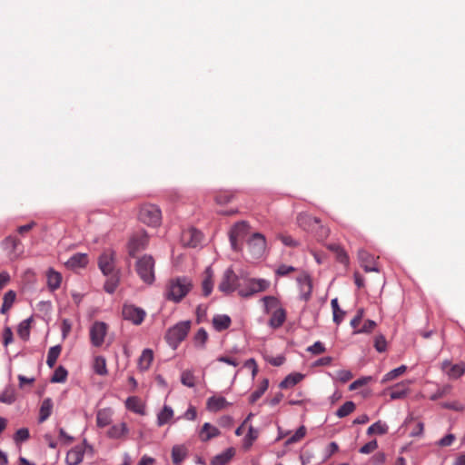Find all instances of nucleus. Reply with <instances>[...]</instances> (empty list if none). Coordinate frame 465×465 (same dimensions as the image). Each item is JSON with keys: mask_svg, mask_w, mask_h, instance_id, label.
Masks as SVG:
<instances>
[{"mask_svg": "<svg viewBox=\"0 0 465 465\" xmlns=\"http://www.w3.org/2000/svg\"><path fill=\"white\" fill-rule=\"evenodd\" d=\"M193 282L188 277L170 279L165 287L164 296L168 301L180 302L192 290Z\"/></svg>", "mask_w": 465, "mask_h": 465, "instance_id": "nucleus-1", "label": "nucleus"}, {"mask_svg": "<svg viewBox=\"0 0 465 465\" xmlns=\"http://www.w3.org/2000/svg\"><path fill=\"white\" fill-rule=\"evenodd\" d=\"M154 265V259L148 254L139 257L135 262V272L139 278L146 284L151 285L155 280Z\"/></svg>", "mask_w": 465, "mask_h": 465, "instance_id": "nucleus-2", "label": "nucleus"}, {"mask_svg": "<svg viewBox=\"0 0 465 465\" xmlns=\"http://www.w3.org/2000/svg\"><path fill=\"white\" fill-rule=\"evenodd\" d=\"M191 324V321L180 322L167 331L165 339L173 349H176L187 337Z\"/></svg>", "mask_w": 465, "mask_h": 465, "instance_id": "nucleus-3", "label": "nucleus"}, {"mask_svg": "<svg viewBox=\"0 0 465 465\" xmlns=\"http://www.w3.org/2000/svg\"><path fill=\"white\" fill-rule=\"evenodd\" d=\"M139 219L143 223L151 226H157L160 224L162 219L161 211L154 204H143L139 211Z\"/></svg>", "mask_w": 465, "mask_h": 465, "instance_id": "nucleus-4", "label": "nucleus"}, {"mask_svg": "<svg viewBox=\"0 0 465 465\" xmlns=\"http://www.w3.org/2000/svg\"><path fill=\"white\" fill-rule=\"evenodd\" d=\"M239 286V277L232 268H227L219 282L218 290L223 293L229 294L234 292Z\"/></svg>", "mask_w": 465, "mask_h": 465, "instance_id": "nucleus-5", "label": "nucleus"}, {"mask_svg": "<svg viewBox=\"0 0 465 465\" xmlns=\"http://www.w3.org/2000/svg\"><path fill=\"white\" fill-rule=\"evenodd\" d=\"M250 226L247 222L236 223L231 229L229 236L233 250L240 249V242L249 233Z\"/></svg>", "mask_w": 465, "mask_h": 465, "instance_id": "nucleus-6", "label": "nucleus"}, {"mask_svg": "<svg viewBox=\"0 0 465 465\" xmlns=\"http://www.w3.org/2000/svg\"><path fill=\"white\" fill-rule=\"evenodd\" d=\"M149 242L148 234L143 231L135 232L129 241L128 252L129 255L134 257L135 254L144 250Z\"/></svg>", "mask_w": 465, "mask_h": 465, "instance_id": "nucleus-7", "label": "nucleus"}, {"mask_svg": "<svg viewBox=\"0 0 465 465\" xmlns=\"http://www.w3.org/2000/svg\"><path fill=\"white\" fill-rule=\"evenodd\" d=\"M99 269L105 276H109L115 271V252L113 250H105L98 259Z\"/></svg>", "mask_w": 465, "mask_h": 465, "instance_id": "nucleus-8", "label": "nucleus"}, {"mask_svg": "<svg viewBox=\"0 0 465 465\" xmlns=\"http://www.w3.org/2000/svg\"><path fill=\"white\" fill-rule=\"evenodd\" d=\"M107 333V325L103 322H95L90 329L91 343L94 347H100L104 341Z\"/></svg>", "mask_w": 465, "mask_h": 465, "instance_id": "nucleus-9", "label": "nucleus"}, {"mask_svg": "<svg viewBox=\"0 0 465 465\" xmlns=\"http://www.w3.org/2000/svg\"><path fill=\"white\" fill-rule=\"evenodd\" d=\"M265 247V237L261 233H253L248 241V248L253 258H260L263 254Z\"/></svg>", "mask_w": 465, "mask_h": 465, "instance_id": "nucleus-10", "label": "nucleus"}, {"mask_svg": "<svg viewBox=\"0 0 465 465\" xmlns=\"http://www.w3.org/2000/svg\"><path fill=\"white\" fill-rule=\"evenodd\" d=\"M3 249L8 252L11 259L17 258L23 253V245L21 241L15 237L9 235L2 242Z\"/></svg>", "mask_w": 465, "mask_h": 465, "instance_id": "nucleus-11", "label": "nucleus"}, {"mask_svg": "<svg viewBox=\"0 0 465 465\" xmlns=\"http://www.w3.org/2000/svg\"><path fill=\"white\" fill-rule=\"evenodd\" d=\"M122 313L125 320L131 321L136 325L141 324L145 317V312L143 309L134 305H124L123 307Z\"/></svg>", "mask_w": 465, "mask_h": 465, "instance_id": "nucleus-12", "label": "nucleus"}, {"mask_svg": "<svg viewBox=\"0 0 465 465\" xmlns=\"http://www.w3.org/2000/svg\"><path fill=\"white\" fill-rule=\"evenodd\" d=\"M269 286V282L265 280L252 279L248 281L246 289L239 290L242 297H250L254 293L265 291Z\"/></svg>", "mask_w": 465, "mask_h": 465, "instance_id": "nucleus-13", "label": "nucleus"}, {"mask_svg": "<svg viewBox=\"0 0 465 465\" xmlns=\"http://www.w3.org/2000/svg\"><path fill=\"white\" fill-rule=\"evenodd\" d=\"M358 258L361 263V266L366 272H380L379 267L377 266V262L375 257L368 252L365 250H360L358 252Z\"/></svg>", "mask_w": 465, "mask_h": 465, "instance_id": "nucleus-14", "label": "nucleus"}, {"mask_svg": "<svg viewBox=\"0 0 465 465\" xmlns=\"http://www.w3.org/2000/svg\"><path fill=\"white\" fill-rule=\"evenodd\" d=\"M442 371L451 380H457L465 373V363L460 362L457 364H451L450 361H445L442 362Z\"/></svg>", "mask_w": 465, "mask_h": 465, "instance_id": "nucleus-15", "label": "nucleus"}, {"mask_svg": "<svg viewBox=\"0 0 465 465\" xmlns=\"http://www.w3.org/2000/svg\"><path fill=\"white\" fill-rule=\"evenodd\" d=\"M203 240V234L200 231L195 228H190L186 231H183L182 233V242L184 245L188 247H196L198 246Z\"/></svg>", "mask_w": 465, "mask_h": 465, "instance_id": "nucleus-16", "label": "nucleus"}, {"mask_svg": "<svg viewBox=\"0 0 465 465\" xmlns=\"http://www.w3.org/2000/svg\"><path fill=\"white\" fill-rule=\"evenodd\" d=\"M319 221L320 219L305 213H300L297 216V223L299 226L307 232H313L316 225H319Z\"/></svg>", "mask_w": 465, "mask_h": 465, "instance_id": "nucleus-17", "label": "nucleus"}, {"mask_svg": "<svg viewBox=\"0 0 465 465\" xmlns=\"http://www.w3.org/2000/svg\"><path fill=\"white\" fill-rule=\"evenodd\" d=\"M84 455V446H75L67 452L65 462L67 465H79L83 461Z\"/></svg>", "mask_w": 465, "mask_h": 465, "instance_id": "nucleus-18", "label": "nucleus"}, {"mask_svg": "<svg viewBox=\"0 0 465 465\" xmlns=\"http://www.w3.org/2000/svg\"><path fill=\"white\" fill-rule=\"evenodd\" d=\"M206 405H207V409L210 411L216 412V411L225 409L226 407H228L230 405V403L226 401V399L224 397L213 396L207 400Z\"/></svg>", "mask_w": 465, "mask_h": 465, "instance_id": "nucleus-19", "label": "nucleus"}, {"mask_svg": "<svg viewBox=\"0 0 465 465\" xmlns=\"http://www.w3.org/2000/svg\"><path fill=\"white\" fill-rule=\"evenodd\" d=\"M129 432L128 426L125 422L113 425L107 431L110 439L118 440L124 438Z\"/></svg>", "mask_w": 465, "mask_h": 465, "instance_id": "nucleus-20", "label": "nucleus"}, {"mask_svg": "<svg viewBox=\"0 0 465 465\" xmlns=\"http://www.w3.org/2000/svg\"><path fill=\"white\" fill-rule=\"evenodd\" d=\"M286 320V312L283 308H277L272 312V317L269 321V325L272 329L281 327Z\"/></svg>", "mask_w": 465, "mask_h": 465, "instance_id": "nucleus-21", "label": "nucleus"}, {"mask_svg": "<svg viewBox=\"0 0 465 465\" xmlns=\"http://www.w3.org/2000/svg\"><path fill=\"white\" fill-rule=\"evenodd\" d=\"M125 407L129 411L143 415L144 414V405L142 401L136 396L128 397L125 401Z\"/></svg>", "mask_w": 465, "mask_h": 465, "instance_id": "nucleus-22", "label": "nucleus"}, {"mask_svg": "<svg viewBox=\"0 0 465 465\" xmlns=\"http://www.w3.org/2000/svg\"><path fill=\"white\" fill-rule=\"evenodd\" d=\"M231 318L225 314H218L213 318V325L217 331L227 330L231 326Z\"/></svg>", "mask_w": 465, "mask_h": 465, "instance_id": "nucleus-23", "label": "nucleus"}, {"mask_svg": "<svg viewBox=\"0 0 465 465\" xmlns=\"http://www.w3.org/2000/svg\"><path fill=\"white\" fill-rule=\"evenodd\" d=\"M220 434V430L211 425L210 423L206 422L203 425V428L200 431V439L203 441H208L211 439L217 437Z\"/></svg>", "mask_w": 465, "mask_h": 465, "instance_id": "nucleus-24", "label": "nucleus"}, {"mask_svg": "<svg viewBox=\"0 0 465 465\" xmlns=\"http://www.w3.org/2000/svg\"><path fill=\"white\" fill-rule=\"evenodd\" d=\"M88 263L87 255L84 253L74 254L66 262L67 267L72 269L83 268Z\"/></svg>", "mask_w": 465, "mask_h": 465, "instance_id": "nucleus-25", "label": "nucleus"}, {"mask_svg": "<svg viewBox=\"0 0 465 465\" xmlns=\"http://www.w3.org/2000/svg\"><path fill=\"white\" fill-rule=\"evenodd\" d=\"M235 454L233 448H229L223 452L216 455L211 461L212 465H224L229 462Z\"/></svg>", "mask_w": 465, "mask_h": 465, "instance_id": "nucleus-26", "label": "nucleus"}, {"mask_svg": "<svg viewBox=\"0 0 465 465\" xmlns=\"http://www.w3.org/2000/svg\"><path fill=\"white\" fill-rule=\"evenodd\" d=\"M53 406V401L50 398H46L42 401L39 410V422H44L50 417L52 414Z\"/></svg>", "mask_w": 465, "mask_h": 465, "instance_id": "nucleus-27", "label": "nucleus"}, {"mask_svg": "<svg viewBox=\"0 0 465 465\" xmlns=\"http://www.w3.org/2000/svg\"><path fill=\"white\" fill-rule=\"evenodd\" d=\"M153 359V351L150 349H145L143 351L141 356L138 360V367L141 371H146L150 368L151 363Z\"/></svg>", "mask_w": 465, "mask_h": 465, "instance_id": "nucleus-28", "label": "nucleus"}, {"mask_svg": "<svg viewBox=\"0 0 465 465\" xmlns=\"http://www.w3.org/2000/svg\"><path fill=\"white\" fill-rule=\"evenodd\" d=\"M120 282V271H117L114 273H112L108 276L104 289L108 293H114L116 288L118 287Z\"/></svg>", "mask_w": 465, "mask_h": 465, "instance_id": "nucleus-29", "label": "nucleus"}, {"mask_svg": "<svg viewBox=\"0 0 465 465\" xmlns=\"http://www.w3.org/2000/svg\"><path fill=\"white\" fill-rule=\"evenodd\" d=\"M16 299V293L15 292L10 290L7 292L5 293L3 298V303L0 308V312L2 314H6L8 311L12 308L13 304L15 303Z\"/></svg>", "mask_w": 465, "mask_h": 465, "instance_id": "nucleus-30", "label": "nucleus"}, {"mask_svg": "<svg viewBox=\"0 0 465 465\" xmlns=\"http://www.w3.org/2000/svg\"><path fill=\"white\" fill-rule=\"evenodd\" d=\"M204 273H205V277L202 283V289H203V294L204 296H208L211 294V292L213 291V270L210 267H208L205 270Z\"/></svg>", "mask_w": 465, "mask_h": 465, "instance_id": "nucleus-31", "label": "nucleus"}, {"mask_svg": "<svg viewBox=\"0 0 465 465\" xmlns=\"http://www.w3.org/2000/svg\"><path fill=\"white\" fill-rule=\"evenodd\" d=\"M112 420V411L109 409L99 410L96 415V424L104 428L110 424Z\"/></svg>", "mask_w": 465, "mask_h": 465, "instance_id": "nucleus-32", "label": "nucleus"}, {"mask_svg": "<svg viewBox=\"0 0 465 465\" xmlns=\"http://www.w3.org/2000/svg\"><path fill=\"white\" fill-rule=\"evenodd\" d=\"M187 455V449L183 445H175L172 450V459L175 465L180 464Z\"/></svg>", "mask_w": 465, "mask_h": 465, "instance_id": "nucleus-33", "label": "nucleus"}, {"mask_svg": "<svg viewBox=\"0 0 465 465\" xmlns=\"http://www.w3.org/2000/svg\"><path fill=\"white\" fill-rule=\"evenodd\" d=\"M303 379V375L301 373L289 374L281 383L280 388L289 389L295 386Z\"/></svg>", "mask_w": 465, "mask_h": 465, "instance_id": "nucleus-34", "label": "nucleus"}, {"mask_svg": "<svg viewBox=\"0 0 465 465\" xmlns=\"http://www.w3.org/2000/svg\"><path fill=\"white\" fill-rule=\"evenodd\" d=\"M62 276L59 272L49 270L47 272V284L52 290H56L60 287Z\"/></svg>", "mask_w": 465, "mask_h": 465, "instance_id": "nucleus-35", "label": "nucleus"}, {"mask_svg": "<svg viewBox=\"0 0 465 465\" xmlns=\"http://www.w3.org/2000/svg\"><path fill=\"white\" fill-rule=\"evenodd\" d=\"M173 416V411L171 407L164 405L163 410L159 412L157 416V424L158 426H163L166 424Z\"/></svg>", "mask_w": 465, "mask_h": 465, "instance_id": "nucleus-36", "label": "nucleus"}, {"mask_svg": "<svg viewBox=\"0 0 465 465\" xmlns=\"http://www.w3.org/2000/svg\"><path fill=\"white\" fill-rule=\"evenodd\" d=\"M94 371L98 375H106L107 368H106V360L103 356H96L94 361Z\"/></svg>", "mask_w": 465, "mask_h": 465, "instance_id": "nucleus-37", "label": "nucleus"}, {"mask_svg": "<svg viewBox=\"0 0 465 465\" xmlns=\"http://www.w3.org/2000/svg\"><path fill=\"white\" fill-rule=\"evenodd\" d=\"M331 305L332 313H333V322L336 324H340L342 322V320H343V317L345 315V312H343L340 308L337 298H334V299L331 300Z\"/></svg>", "mask_w": 465, "mask_h": 465, "instance_id": "nucleus-38", "label": "nucleus"}, {"mask_svg": "<svg viewBox=\"0 0 465 465\" xmlns=\"http://www.w3.org/2000/svg\"><path fill=\"white\" fill-rule=\"evenodd\" d=\"M207 340L208 333L203 328L199 329L193 337L194 345L199 349H203L205 347Z\"/></svg>", "mask_w": 465, "mask_h": 465, "instance_id": "nucleus-39", "label": "nucleus"}, {"mask_svg": "<svg viewBox=\"0 0 465 465\" xmlns=\"http://www.w3.org/2000/svg\"><path fill=\"white\" fill-rule=\"evenodd\" d=\"M269 386V381L267 379L262 380L259 387L251 394L250 396V402L254 403L256 402L262 394L266 391Z\"/></svg>", "mask_w": 465, "mask_h": 465, "instance_id": "nucleus-40", "label": "nucleus"}, {"mask_svg": "<svg viewBox=\"0 0 465 465\" xmlns=\"http://www.w3.org/2000/svg\"><path fill=\"white\" fill-rule=\"evenodd\" d=\"M62 348L59 345L53 346L49 349L47 354L46 363L50 368H53L61 353Z\"/></svg>", "mask_w": 465, "mask_h": 465, "instance_id": "nucleus-41", "label": "nucleus"}, {"mask_svg": "<svg viewBox=\"0 0 465 465\" xmlns=\"http://www.w3.org/2000/svg\"><path fill=\"white\" fill-rule=\"evenodd\" d=\"M388 432V426L385 423H382L381 420L373 423L367 430L368 435L379 434L383 435Z\"/></svg>", "mask_w": 465, "mask_h": 465, "instance_id": "nucleus-42", "label": "nucleus"}, {"mask_svg": "<svg viewBox=\"0 0 465 465\" xmlns=\"http://www.w3.org/2000/svg\"><path fill=\"white\" fill-rule=\"evenodd\" d=\"M234 198V193L231 191H220L215 196V202L218 204H226L232 201Z\"/></svg>", "mask_w": 465, "mask_h": 465, "instance_id": "nucleus-43", "label": "nucleus"}, {"mask_svg": "<svg viewBox=\"0 0 465 465\" xmlns=\"http://www.w3.org/2000/svg\"><path fill=\"white\" fill-rule=\"evenodd\" d=\"M30 323L31 319H26L21 322L18 325L17 332L21 339L27 340L30 335Z\"/></svg>", "mask_w": 465, "mask_h": 465, "instance_id": "nucleus-44", "label": "nucleus"}, {"mask_svg": "<svg viewBox=\"0 0 465 465\" xmlns=\"http://www.w3.org/2000/svg\"><path fill=\"white\" fill-rule=\"evenodd\" d=\"M408 392V385L407 384H398L395 388H393L390 393L391 399L397 400L401 399L406 396Z\"/></svg>", "mask_w": 465, "mask_h": 465, "instance_id": "nucleus-45", "label": "nucleus"}, {"mask_svg": "<svg viewBox=\"0 0 465 465\" xmlns=\"http://www.w3.org/2000/svg\"><path fill=\"white\" fill-rule=\"evenodd\" d=\"M355 410V404L352 401H346L341 405L336 411V415L339 418H343L353 412Z\"/></svg>", "mask_w": 465, "mask_h": 465, "instance_id": "nucleus-46", "label": "nucleus"}, {"mask_svg": "<svg viewBox=\"0 0 465 465\" xmlns=\"http://www.w3.org/2000/svg\"><path fill=\"white\" fill-rule=\"evenodd\" d=\"M407 370V367L405 365H401L394 370H391L388 373L385 374V376L382 379V382L392 381L399 376L402 375Z\"/></svg>", "mask_w": 465, "mask_h": 465, "instance_id": "nucleus-47", "label": "nucleus"}, {"mask_svg": "<svg viewBox=\"0 0 465 465\" xmlns=\"http://www.w3.org/2000/svg\"><path fill=\"white\" fill-rule=\"evenodd\" d=\"M15 401V392L13 388H6L0 394V401L6 404H11Z\"/></svg>", "mask_w": 465, "mask_h": 465, "instance_id": "nucleus-48", "label": "nucleus"}, {"mask_svg": "<svg viewBox=\"0 0 465 465\" xmlns=\"http://www.w3.org/2000/svg\"><path fill=\"white\" fill-rule=\"evenodd\" d=\"M306 435V428L304 426H301L294 434H292L288 440L285 441V445H291L300 441Z\"/></svg>", "mask_w": 465, "mask_h": 465, "instance_id": "nucleus-49", "label": "nucleus"}, {"mask_svg": "<svg viewBox=\"0 0 465 465\" xmlns=\"http://www.w3.org/2000/svg\"><path fill=\"white\" fill-rule=\"evenodd\" d=\"M181 382L189 388L195 386V377L192 371H184L181 376Z\"/></svg>", "mask_w": 465, "mask_h": 465, "instance_id": "nucleus-50", "label": "nucleus"}, {"mask_svg": "<svg viewBox=\"0 0 465 465\" xmlns=\"http://www.w3.org/2000/svg\"><path fill=\"white\" fill-rule=\"evenodd\" d=\"M67 371L63 367L59 366L54 372L51 381L52 382H64L67 378Z\"/></svg>", "mask_w": 465, "mask_h": 465, "instance_id": "nucleus-51", "label": "nucleus"}, {"mask_svg": "<svg viewBox=\"0 0 465 465\" xmlns=\"http://www.w3.org/2000/svg\"><path fill=\"white\" fill-rule=\"evenodd\" d=\"M262 302H264L265 312L269 313L272 310H276L279 307V302L275 297L272 296H265L262 298Z\"/></svg>", "mask_w": 465, "mask_h": 465, "instance_id": "nucleus-52", "label": "nucleus"}, {"mask_svg": "<svg viewBox=\"0 0 465 465\" xmlns=\"http://www.w3.org/2000/svg\"><path fill=\"white\" fill-rule=\"evenodd\" d=\"M258 430L254 429L252 426H250L248 429V432L244 438V447L246 449L250 448L252 445V442L258 438Z\"/></svg>", "mask_w": 465, "mask_h": 465, "instance_id": "nucleus-53", "label": "nucleus"}, {"mask_svg": "<svg viewBox=\"0 0 465 465\" xmlns=\"http://www.w3.org/2000/svg\"><path fill=\"white\" fill-rule=\"evenodd\" d=\"M316 237L319 239V240H324L326 239L329 234H330V230L329 228L323 226L321 224V221H319V225H316V228L315 230L312 232Z\"/></svg>", "mask_w": 465, "mask_h": 465, "instance_id": "nucleus-54", "label": "nucleus"}, {"mask_svg": "<svg viewBox=\"0 0 465 465\" xmlns=\"http://www.w3.org/2000/svg\"><path fill=\"white\" fill-rule=\"evenodd\" d=\"M442 407L445 409L452 410L455 411H463L465 410V406L459 401H453L449 402H444Z\"/></svg>", "mask_w": 465, "mask_h": 465, "instance_id": "nucleus-55", "label": "nucleus"}, {"mask_svg": "<svg viewBox=\"0 0 465 465\" xmlns=\"http://www.w3.org/2000/svg\"><path fill=\"white\" fill-rule=\"evenodd\" d=\"M325 351H326V348H325L324 344L321 341H316L312 346H309L307 348V351H309L314 355H319L321 353H323V352H325Z\"/></svg>", "mask_w": 465, "mask_h": 465, "instance_id": "nucleus-56", "label": "nucleus"}, {"mask_svg": "<svg viewBox=\"0 0 465 465\" xmlns=\"http://www.w3.org/2000/svg\"><path fill=\"white\" fill-rule=\"evenodd\" d=\"M374 347L379 352H384L386 351L387 341L383 335H379L375 338Z\"/></svg>", "mask_w": 465, "mask_h": 465, "instance_id": "nucleus-57", "label": "nucleus"}, {"mask_svg": "<svg viewBox=\"0 0 465 465\" xmlns=\"http://www.w3.org/2000/svg\"><path fill=\"white\" fill-rule=\"evenodd\" d=\"M376 327V322L372 320H367L362 327L356 331L355 333H370L371 332L374 328Z\"/></svg>", "mask_w": 465, "mask_h": 465, "instance_id": "nucleus-58", "label": "nucleus"}, {"mask_svg": "<svg viewBox=\"0 0 465 465\" xmlns=\"http://www.w3.org/2000/svg\"><path fill=\"white\" fill-rule=\"evenodd\" d=\"M29 436L30 434L28 429L22 428L15 432L14 439L16 442H21L28 440Z\"/></svg>", "mask_w": 465, "mask_h": 465, "instance_id": "nucleus-59", "label": "nucleus"}, {"mask_svg": "<svg viewBox=\"0 0 465 465\" xmlns=\"http://www.w3.org/2000/svg\"><path fill=\"white\" fill-rule=\"evenodd\" d=\"M378 448V443L377 441L374 440H371L366 444H364L361 449H360V452L361 453H363V454H369L372 451H374L376 449Z\"/></svg>", "mask_w": 465, "mask_h": 465, "instance_id": "nucleus-60", "label": "nucleus"}, {"mask_svg": "<svg viewBox=\"0 0 465 465\" xmlns=\"http://www.w3.org/2000/svg\"><path fill=\"white\" fill-rule=\"evenodd\" d=\"M294 271H295L294 267H292L291 265L282 264L277 268L276 273L281 276H285Z\"/></svg>", "mask_w": 465, "mask_h": 465, "instance_id": "nucleus-61", "label": "nucleus"}, {"mask_svg": "<svg viewBox=\"0 0 465 465\" xmlns=\"http://www.w3.org/2000/svg\"><path fill=\"white\" fill-rule=\"evenodd\" d=\"M13 341V332L11 328L5 327L3 332V344L7 346Z\"/></svg>", "mask_w": 465, "mask_h": 465, "instance_id": "nucleus-62", "label": "nucleus"}, {"mask_svg": "<svg viewBox=\"0 0 465 465\" xmlns=\"http://www.w3.org/2000/svg\"><path fill=\"white\" fill-rule=\"evenodd\" d=\"M336 259L338 262L344 265L349 264V256L347 252L344 251V249L339 250V252H336Z\"/></svg>", "mask_w": 465, "mask_h": 465, "instance_id": "nucleus-63", "label": "nucleus"}, {"mask_svg": "<svg viewBox=\"0 0 465 465\" xmlns=\"http://www.w3.org/2000/svg\"><path fill=\"white\" fill-rule=\"evenodd\" d=\"M338 378L342 382H347L352 379L353 375L350 371L341 370L337 372Z\"/></svg>", "mask_w": 465, "mask_h": 465, "instance_id": "nucleus-64", "label": "nucleus"}]
</instances>
